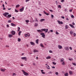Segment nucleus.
I'll list each match as a JSON object with an SVG mask.
<instances>
[{"label":"nucleus","mask_w":76,"mask_h":76,"mask_svg":"<svg viewBox=\"0 0 76 76\" xmlns=\"http://www.w3.org/2000/svg\"><path fill=\"white\" fill-rule=\"evenodd\" d=\"M12 37H13V35L12 34H9L8 35V37H9V38H12Z\"/></svg>","instance_id":"4be33fe9"},{"label":"nucleus","mask_w":76,"mask_h":76,"mask_svg":"<svg viewBox=\"0 0 76 76\" xmlns=\"http://www.w3.org/2000/svg\"><path fill=\"white\" fill-rule=\"evenodd\" d=\"M20 6V5L19 4H18L17 5H16V8H17V7H19Z\"/></svg>","instance_id":"2f4dec72"},{"label":"nucleus","mask_w":76,"mask_h":76,"mask_svg":"<svg viewBox=\"0 0 76 76\" xmlns=\"http://www.w3.org/2000/svg\"><path fill=\"white\" fill-rule=\"evenodd\" d=\"M64 1V0H61V3H63Z\"/></svg>","instance_id":"603ef678"},{"label":"nucleus","mask_w":76,"mask_h":76,"mask_svg":"<svg viewBox=\"0 0 76 76\" xmlns=\"http://www.w3.org/2000/svg\"><path fill=\"white\" fill-rule=\"evenodd\" d=\"M69 48L71 50H72V47H69Z\"/></svg>","instance_id":"3c124183"},{"label":"nucleus","mask_w":76,"mask_h":76,"mask_svg":"<svg viewBox=\"0 0 76 76\" xmlns=\"http://www.w3.org/2000/svg\"><path fill=\"white\" fill-rule=\"evenodd\" d=\"M58 47L59 49H61L63 48V47L60 45H58Z\"/></svg>","instance_id":"9b49d317"},{"label":"nucleus","mask_w":76,"mask_h":76,"mask_svg":"<svg viewBox=\"0 0 76 76\" xmlns=\"http://www.w3.org/2000/svg\"><path fill=\"white\" fill-rule=\"evenodd\" d=\"M50 32H53V30H50Z\"/></svg>","instance_id":"bf43d9fd"},{"label":"nucleus","mask_w":76,"mask_h":76,"mask_svg":"<svg viewBox=\"0 0 76 76\" xmlns=\"http://www.w3.org/2000/svg\"><path fill=\"white\" fill-rule=\"evenodd\" d=\"M43 12L44 14L46 15H47V16H48V15H49V14L46 12H45V11H44Z\"/></svg>","instance_id":"dca6fc26"},{"label":"nucleus","mask_w":76,"mask_h":76,"mask_svg":"<svg viewBox=\"0 0 76 76\" xmlns=\"http://www.w3.org/2000/svg\"><path fill=\"white\" fill-rule=\"evenodd\" d=\"M22 71L23 72L24 75H25V76H28V75H29V74L24 71V70H22Z\"/></svg>","instance_id":"f257e3e1"},{"label":"nucleus","mask_w":76,"mask_h":76,"mask_svg":"<svg viewBox=\"0 0 76 76\" xmlns=\"http://www.w3.org/2000/svg\"><path fill=\"white\" fill-rule=\"evenodd\" d=\"M45 20V19H42L40 20V21L41 22H44V21Z\"/></svg>","instance_id":"a211bd4d"},{"label":"nucleus","mask_w":76,"mask_h":76,"mask_svg":"<svg viewBox=\"0 0 76 76\" xmlns=\"http://www.w3.org/2000/svg\"><path fill=\"white\" fill-rule=\"evenodd\" d=\"M12 16L11 15H8L7 17V18H10Z\"/></svg>","instance_id":"aec40b11"},{"label":"nucleus","mask_w":76,"mask_h":76,"mask_svg":"<svg viewBox=\"0 0 76 76\" xmlns=\"http://www.w3.org/2000/svg\"><path fill=\"white\" fill-rule=\"evenodd\" d=\"M41 31H42H42H45V33H47V32H48V28H47L46 29H41Z\"/></svg>","instance_id":"f03ea898"},{"label":"nucleus","mask_w":76,"mask_h":76,"mask_svg":"<svg viewBox=\"0 0 76 76\" xmlns=\"http://www.w3.org/2000/svg\"><path fill=\"white\" fill-rule=\"evenodd\" d=\"M71 17L72 18H74V16H73V15H72L71 16Z\"/></svg>","instance_id":"de8ad7c7"},{"label":"nucleus","mask_w":76,"mask_h":76,"mask_svg":"<svg viewBox=\"0 0 76 76\" xmlns=\"http://www.w3.org/2000/svg\"><path fill=\"white\" fill-rule=\"evenodd\" d=\"M73 31H69V34L70 35H73Z\"/></svg>","instance_id":"2eb2a0df"},{"label":"nucleus","mask_w":76,"mask_h":76,"mask_svg":"<svg viewBox=\"0 0 76 76\" xmlns=\"http://www.w3.org/2000/svg\"><path fill=\"white\" fill-rule=\"evenodd\" d=\"M69 73L70 75H73V71H69Z\"/></svg>","instance_id":"f3484780"},{"label":"nucleus","mask_w":76,"mask_h":76,"mask_svg":"<svg viewBox=\"0 0 76 76\" xmlns=\"http://www.w3.org/2000/svg\"><path fill=\"white\" fill-rule=\"evenodd\" d=\"M12 22V21H11L10 20H9L8 21V23H10V22Z\"/></svg>","instance_id":"c03bdc74"},{"label":"nucleus","mask_w":76,"mask_h":76,"mask_svg":"<svg viewBox=\"0 0 76 76\" xmlns=\"http://www.w3.org/2000/svg\"><path fill=\"white\" fill-rule=\"evenodd\" d=\"M72 25H75V23H74V22H72Z\"/></svg>","instance_id":"09e8293b"},{"label":"nucleus","mask_w":76,"mask_h":76,"mask_svg":"<svg viewBox=\"0 0 76 76\" xmlns=\"http://www.w3.org/2000/svg\"><path fill=\"white\" fill-rule=\"evenodd\" d=\"M5 70H6V69H3L2 68L0 69V70H1V72H5Z\"/></svg>","instance_id":"f8f14e48"},{"label":"nucleus","mask_w":76,"mask_h":76,"mask_svg":"<svg viewBox=\"0 0 76 76\" xmlns=\"http://www.w3.org/2000/svg\"><path fill=\"white\" fill-rule=\"evenodd\" d=\"M43 71H44V70H41V72H42V74H45V72H43Z\"/></svg>","instance_id":"c85d7f7f"},{"label":"nucleus","mask_w":76,"mask_h":76,"mask_svg":"<svg viewBox=\"0 0 76 76\" xmlns=\"http://www.w3.org/2000/svg\"><path fill=\"white\" fill-rule=\"evenodd\" d=\"M69 28V27L67 25H66L65 26V28L66 29H67Z\"/></svg>","instance_id":"f704fd0d"},{"label":"nucleus","mask_w":76,"mask_h":76,"mask_svg":"<svg viewBox=\"0 0 76 76\" xmlns=\"http://www.w3.org/2000/svg\"><path fill=\"white\" fill-rule=\"evenodd\" d=\"M15 12H16L17 13H18V11L17 10H16V9L15 10Z\"/></svg>","instance_id":"49530a36"},{"label":"nucleus","mask_w":76,"mask_h":76,"mask_svg":"<svg viewBox=\"0 0 76 76\" xmlns=\"http://www.w3.org/2000/svg\"><path fill=\"white\" fill-rule=\"evenodd\" d=\"M24 10V7H23L22 8H21L20 10V12H22L23 11V10Z\"/></svg>","instance_id":"423d86ee"},{"label":"nucleus","mask_w":76,"mask_h":76,"mask_svg":"<svg viewBox=\"0 0 76 76\" xmlns=\"http://www.w3.org/2000/svg\"><path fill=\"white\" fill-rule=\"evenodd\" d=\"M21 66H23V65L22 64H21Z\"/></svg>","instance_id":"774afa93"},{"label":"nucleus","mask_w":76,"mask_h":76,"mask_svg":"<svg viewBox=\"0 0 76 76\" xmlns=\"http://www.w3.org/2000/svg\"><path fill=\"white\" fill-rule=\"evenodd\" d=\"M63 62L62 63V64L63 65H64L65 64V63H64V61L62 62Z\"/></svg>","instance_id":"c9c22d12"},{"label":"nucleus","mask_w":76,"mask_h":76,"mask_svg":"<svg viewBox=\"0 0 76 76\" xmlns=\"http://www.w3.org/2000/svg\"><path fill=\"white\" fill-rule=\"evenodd\" d=\"M20 41H21V39H20L18 38V42H20Z\"/></svg>","instance_id":"72a5a7b5"},{"label":"nucleus","mask_w":76,"mask_h":76,"mask_svg":"<svg viewBox=\"0 0 76 76\" xmlns=\"http://www.w3.org/2000/svg\"><path fill=\"white\" fill-rule=\"evenodd\" d=\"M72 64H73V65H74V66H76V63H72Z\"/></svg>","instance_id":"4c0bfd02"},{"label":"nucleus","mask_w":76,"mask_h":76,"mask_svg":"<svg viewBox=\"0 0 76 76\" xmlns=\"http://www.w3.org/2000/svg\"><path fill=\"white\" fill-rule=\"evenodd\" d=\"M64 61V58H62L61 60V62H63Z\"/></svg>","instance_id":"7c9ffc66"},{"label":"nucleus","mask_w":76,"mask_h":76,"mask_svg":"<svg viewBox=\"0 0 76 76\" xmlns=\"http://www.w3.org/2000/svg\"><path fill=\"white\" fill-rule=\"evenodd\" d=\"M34 20L35 22H38V20H37V19L36 18H35V19Z\"/></svg>","instance_id":"c756f323"},{"label":"nucleus","mask_w":76,"mask_h":76,"mask_svg":"<svg viewBox=\"0 0 76 76\" xmlns=\"http://www.w3.org/2000/svg\"><path fill=\"white\" fill-rule=\"evenodd\" d=\"M69 12H72V10H69Z\"/></svg>","instance_id":"052dcab7"},{"label":"nucleus","mask_w":76,"mask_h":76,"mask_svg":"<svg viewBox=\"0 0 76 76\" xmlns=\"http://www.w3.org/2000/svg\"><path fill=\"white\" fill-rule=\"evenodd\" d=\"M25 37H30V34H29V33L26 34L25 35Z\"/></svg>","instance_id":"0eeeda50"},{"label":"nucleus","mask_w":76,"mask_h":76,"mask_svg":"<svg viewBox=\"0 0 76 76\" xmlns=\"http://www.w3.org/2000/svg\"><path fill=\"white\" fill-rule=\"evenodd\" d=\"M69 75V73L68 72H66L64 74V75L65 76H68Z\"/></svg>","instance_id":"393cba45"},{"label":"nucleus","mask_w":76,"mask_h":76,"mask_svg":"<svg viewBox=\"0 0 76 76\" xmlns=\"http://www.w3.org/2000/svg\"><path fill=\"white\" fill-rule=\"evenodd\" d=\"M66 20H69V18H66Z\"/></svg>","instance_id":"338daca9"},{"label":"nucleus","mask_w":76,"mask_h":76,"mask_svg":"<svg viewBox=\"0 0 76 76\" xmlns=\"http://www.w3.org/2000/svg\"><path fill=\"white\" fill-rule=\"evenodd\" d=\"M36 43L37 44H38V42H39V40H38V39H37L36 40Z\"/></svg>","instance_id":"a878e982"},{"label":"nucleus","mask_w":76,"mask_h":76,"mask_svg":"<svg viewBox=\"0 0 76 76\" xmlns=\"http://www.w3.org/2000/svg\"><path fill=\"white\" fill-rule=\"evenodd\" d=\"M58 8H61V6L59 5L58 6Z\"/></svg>","instance_id":"37998d69"},{"label":"nucleus","mask_w":76,"mask_h":76,"mask_svg":"<svg viewBox=\"0 0 76 76\" xmlns=\"http://www.w3.org/2000/svg\"><path fill=\"white\" fill-rule=\"evenodd\" d=\"M69 60H70V61H72V60H73V59L72 58H69Z\"/></svg>","instance_id":"79ce46f5"},{"label":"nucleus","mask_w":76,"mask_h":76,"mask_svg":"<svg viewBox=\"0 0 76 76\" xmlns=\"http://www.w3.org/2000/svg\"><path fill=\"white\" fill-rule=\"evenodd\" d=\"M48 69H50V66H48Z\"/></svg>","instance_id":"13d9d810"},{"label":"nucleus","mask_w":76,"mask_h":76,"mask_svg":"<svg viewBox=\"0 0 76 76\" xmlns=\"http://www.w3.org/2000/svg\"><path fill=\"white\" fill-rule=\"evenodd\" d=\"M29 0H26L25 1H26V2H28V1H29Z\"/></svg>","instance_id":"5fc2aeb1"},{"label":"nucleus","mask_w":76,"mask_h":76,"mask_svg":"<svg viewBox=\"0 0 76 76\" xmlns=\"http://www.w3.org/2000/svg\"><path fill=\"white\" fill-rule=\"evenodd\" d=\"M9 13H8L5 12L4 13H3V15L4 16H5V17H6V18H7V15H9Z\"/></svg>","instance_id":"7ed1b4c3"},{"label":"nucleus","mask_w":76,"mask_h":76,"mask_svg":"<svg viewBox=\"0 0 76 76\" xmlns=\"http://www.w3.org/2000/svg\"><path fill=\"white\" fill-rule=\"evenodd\" d=\"M38 26V23H35L34 24V26Z\"/></svg>","instance_id":"b1692460"},{"label":"nucleus","mask_w":76,"mask_h":76,"mask_svg":"<svg viewBox=\"0 0 76 76\" xmlns=\"http://www.w3.org/2000/svg\"><path fill=\"white\" fill-rule=\"evenodd\" d=\"M40 46H41V47H43V48L44 47V45H42V43H41L40 44Z\"/></svg>","instance_id":"473e14b6"},{"label":"nucleus","mask_w":76,"mask_h":76,"mask_svg":"<svg viewBox=\"0 0 76 76\" xmlns=\"http://www.w3.org/2000/svg\"><path fill=\"white\" fill-rule=\"evenodd\" d=\"M55 74L56 75H58V72H56L55 73Z\"/></svg>","instance_id":"58836bf2"},{"label":"nucleus","mask_w":76,"mask_h":76,"mask_svg":"<svg viewBox=\"0 0 76 76\" xmlns=\"http://www.w3.org/2000/svg\"><path fill=\"white\" fill-rule=\"evenodd\" d=\"M26 23H28V22H29V21L28 20H26Z\"/></svg>","instance_id":"a19ab883"},{"label":"nucleus","mask_w":76,"mask_h":76,"mask_svg":"<svg viewBox=\"0 0 76 76\" xmlns=\"http://www.w3.org/2000/svg\"><path fill=\"white\" fill-rule=\"evenodd\" d=\"M61 18H62V19H64V17L63 16L61 17Z\"/></svg>","instance_id":"69168bd1"},{"label":"nucleus","mask_w":76,"mask_h":76,"mask_svg":"<svg viewBox=\"0 0 76 76\" xmlns=\"http://www.w3.org/2000/svg\"><path fill=\"white\" fill-rule=\"evenodd\" d=\"M11 26H16V25L14 24L13 23H11Z\"/></svg>","instance_id":"6ab92c4d"},{"label":"nucleus","mask_w":76,"mask_h":76,"mask_svg":"<svg viewBox=\"0 0 76 76\" xmlns=\"http://www.w3.org/2000/svg\"><path fill=\"white\" fill-rule=\"evenodd\" d=\"M37 32H39L40 33H41L42 32V31H41V30H37Z\"/></svg>","instance_id":"412c9836"},{"label":"nucleus","mask_w":76,"mask_h":76,"mask_svg":"<svg viewBox=\"0 0 76 76\" xmlns=\"http://www.w3.org/2000/svg\"><path fill=\"white\" fill-rule=\"evenodd\" d=\"M49 11H50V12H53V10H49Z\"/></svg>","instance_id":"4d7b16f0"},{"label":"nucleus","mask_w":76,"mask_h":76,"mask_svg":"<svg viewBox=\"0 0 76 76\" xmlns=\"http://www.w3.org/2000/svg\"><path fill=\"white\" fill-rule=\"evenodd\" d=\"M51 15L52 18H54V15Z\"/></svg>","instance_id":"680f3d73"},{"label":"nucleus","mask_w":76,"mask_h":76,"mask_svg":"<svg viewBox=\"0 0 76 76\" xmlns=\"http://www.w3.org/2000/svg\"><path fill=\"white\" fill-rule=\"evenodd\" d=\"M46 59H50V58H51V57L48 56V57H46Z\"/></svg>","instance_id":"bb28decb"},{"label":"nucleus","mask_w":76,"mask_h":76,"mask_svg":"<svg viewBox=\"0 0 76 76\" xmlns=\"http://www.w3.org/2000/svg\"><path fill=\"white\" fill-rule=\"evenodd\" d=\"M21 33H22V31H20L19 32L18 34L19 36H20V34H21Z\"/></svg>","instance_id":"cd10ccee"},{"label":"nucleus","mask_w":76,"mask_h":76,"mask_svg":"<svg viewBox=\"0 0 76 76\" xmlns=\"http://www.w3.org/2000/svg\"><path fill=\"white\" fill-rule=\"evenodd\" d=\"M58 23L59 24H63V23L62 21H60V20H57V21Z\"/></svg>","instance_id":"1a4fd4ad"},{"label":"nucleus","mask_w":76,"mask_h":76,"mask_svg":"<svg viewBox=\"0 0 76 76\" xmlns=\"http://www.w3.org/2000/svg\"><path fill=\"white\" fill-rule=\"evenodd\" d=\"M21 58L22 60H24L25 61H27V58L26 57H21Z\"/></svg>","instance_id":"39448f33"},{"label":"nucleus","mask_w":76,"mask_h":76,"mask_svg":"<svg viewBox=\"0 0 76 76\" xmlns=\"http://www.w3.org/2000/svg\"><path fill=\"white\" fill-rule=\"evenodd\" d=\"M69 25L70 26L71 28H75V26H73V25L70 24H69Z\"/></svg>","instance_id":"4468645a"},{"label":"nucleus","mask_w":76,"mask_h":76,"mask_svg":"<svg viewBox=\"0 0 76 76\" xmlns=\"http://www.w3.org/2000/svg\"><path fill=\"white\" fill-rule=\"evenodd\" d=\"M13 76H15L16 75V74L15 73H13L12 74Z\"/></svg>","instance_id":"864d4df0"},{"label":"nucleus","mask_w":76,"mask_h":76,"mask_svg":"<svg viewBox=\"0 0 76 76\" xmlns=\"http://www.w3.org/2000/svg\"><path fill=\"white\" fill-rule=\"evenodd\" d=\"M30 44L31 45H35L34 43L32 42H30Z\"/></svg>","instance_id":"ddd939ff"},{"label":"nucleus","mask_w":76,"mask_h":76,"mask_svg":"<svg viewBox=\"0 0 76 76\" xmlns=\"http://www.w3.org/2000/svg\"><path fill=\"white\" fill-rule=\"evenodd\" d=\"M40 35H41L42 36V37L43 38H45V34L44 33H41L40 34Z\"/></svg>","instance_id":"20e7f679"},{"label":"nucleus","mask_w":76,"mask_h":76,"mask_svg":"<svg viewBox=\"0 0 76 76\" xmlns=\"http://www.w3.org/2000/svg\"><path fill=\"white\" fill-rule=\"evenodd\" d=\"M7 28H9V25L8 24L7 25Z\"/></svg>","instance_id":"6e6d98bb"},{"label":"nucleus","mask_w":76,"mask_h":76,"mask_svg":"<svg viewBox=\"0 0 76 76\" xmlns=\"http://www.w3.org/2000/svg\"><path fill=\"white\" fill-rule=\"evenodd\" d=\"M73 35H74V36H76V33H74L73 34Z\"/></svg>","instance_id":"e2e57ef3"},{"label":"nucleus","mask_w":76,"mask_h":76,"mask_svg":"<svg viewBox=\"0 0 76 76\" xmlns=\"http://www.w3.org/2000/svg\"><path fill=\"white\" fill-rule=\"evenodd\" d=\"M20 27H18V31H20Z\"/></svg>","instance_id":"a18cd8bd"},{"label":"nucleus","mask_w":76,"mask_h":76,"mask_svg":"<svg viewBox=\"0 0 76 76\" xmlns=\"http://www.w3.org/2000/svg\"><path fill=\"white\" fill-rule=\"evenodd\" d=\"M53 64H54V65H56V63H55V62H53Z\"/></svg>","instance_id":"e433bc0d"},{"label":"nucleus","mask_w":76,"mask_h":76,"mask_svg":"<svg viewBox=\"0 0 76 76\" xmlns=\"http://www.w3.org/2000/svg\"><path fill=\"white\" fill-rule=\"evenodd\" d=\"M33 51L34 53H36L37 52H38V50L37 49H34Z\"/></svg>","instance_id":"5701e85b"},{"label":"nucleus","mask_w":76,"mask_h":76,"mask_svg":"<svg viewBox=\"0 0 76 76\" xmlns=\"http://www.w3.org/2000/svg\"><path fill=\"white\" fill-rule=\"evenodd\" d=\"M49 53H53V51L51 50H49Z\"/></svg>","instance_id":"8fccbe9b"},{"label":"nucleus","mask_w":76,"mask_h":76,"mask_svg":"<svg viewBox=\"0 0 76 76\" xmlns=\"http://www.w3.org/2000/svg\"><path fill=\"white\" fill-rule=\"evenodd\" d=\"M12 34L13 35H15V31H12L11 32Z\"/></svg>","instance_id":"6e6552de"},{"label":"nucleus","mask_w":76,"mask_h":76,"mask_svg":"<svg viewBox=\"0 0 76 76\" xmlns=\"http://www.w3.org/2000/svg\"><path fill=\"white\" fill-rule=\"evenodd\" d=\"M64 49L66 50V51H69V47H66L64 48Z\"/></svg>","instance_id":"9d476101"},{"label":"nucleus","mask_w":76,"mask_h":76,"mask_svg":"<svg viewBox=\"0 0 76 76\" xmlns=\"http://www.w3.org/2000/svg\"><path fill=\"white\" fill-rule=\"evenodd\" d=\"M3 10H6V8H4V7Z\"/></svg>","instance_id":"0e129e2a"},{"label":"nucleus","mask_w":76,"mask_h":76,"mask_svg":"<svg viewBox=\"0 0 76 76\" xmlns=\"http://www.w3.org/2000/svg\"><path fill=\"white\" fill-rule=\"evenodd\" d=\"M56 35H58L59 34L57 32V31H56Z\"/></svg>","instance_id":"ea45409f"}]
</instances>
